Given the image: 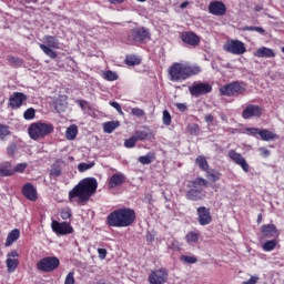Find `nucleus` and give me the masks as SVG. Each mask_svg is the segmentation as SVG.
Listing matches in <instances>:
<instances>
[{
  "label": "nucleus",
  "instance_id": "nucleus-31",
  "mask_svg": "<svg viewBox=\"0 0 284 284\" xmlns=\"http://www.w3.org/2000/svg\"><path fill=\"white\" fill-rule=\"evenodd\" d=\"M195 163L196 165H199L200 170H202V172H207L210 171V163H207V159H205V156L203 155H199L195 159Z\"/></svg>",
  "mask_w": 284,
  "mask_h": 284
},
{
  "label": "nucleus",
  "instance_id": "nucleus-25",
  "mask_svg": "<svg viewBox=\"0 0 284 284\" xmlns=\"http://www.w3.org/2000/svg\"><path fill=\"white\" fill-rule=\"evenodd\" d=\"M61 163L63 162L58 160L51 165V169L49 171L50 179H59V176L63 174V168H61Z\"/></svg>",
  "mask_w": 284,
  "mask_h": 284
},
{
  "label": "nucleus",
  "instance_id": "nucleus-26",
  "mask_svg": "<svg viewBox=\"0 0 284 284\" xmlns=\"http://www.w3.org/2000/svg\"><path fill=\"white\" fill-rule=\"evenodd\" d=\"M133 136L136 141H148V139H154V134L150 131V129L143 131H135Z\"/></svg>",
  "mask_w": 284,
  "mask_h": 284
},
{
  "label": "nucleus",
  "instance_id": "nucleus-50",
  "mask_svg": "<svg viewBox=\"0 0 284 284\" xmlns=\"http://www.w3.org/2000/svg\"><path fill=\"white\" fill-rule=\"evenodd\" d=\"M77 280H74V272H69L65 276L64 284H74Z\"/></svg>",
  "mask_w": 284,
  "mask_h": 284
},
{
  "label": "nucleus",
  "instance_id": "nucleus-46",
  "mask_svg": "<svg viewBox=\"0 0 284 284\" xmlns=\"http://www.w3.org/2000/svg\"><path fill=\"white\" fill-rule=\"evenodd\" d=\"M60 216L63 221H68V219H72V210H70V207L62 209L60 212Z\"/></svg>",
  "mask_w": 284,
  "mask_h": 284
},
{
  "label": "nucleus",
  "instance_id": "nucleus-57",
  "mask_svg": "<svg viewBox=\"0 0 284 284\" xmlns=\"http://www.w3.org/2000/svg\"><path fill=\"white\" fill-rule=\"evenodd\" d=\"M256 283H258V277L251 276L250 280L243 282L242 284H256Z\"/></svg>",
  "mask_w": 284,
  "mask_h": 284
},
{
  "label": "nucleus",
  "instance_id": "nucleus-39",
  "mask_svg": "<svg viewBox=\"0 0 284 284\" xmlns=\"http://www.w3.org/2000/svg\"><path fill=\"white\" fill-rule=\"evenodd\" d=\"M125 63L126 65H141V58L136 55H126Z\"/></svg>",
  "mask_w": 284,
  "mask_h": 284
},
{
  "label": "nucleus",
  "instance_id": "nucleus-58",
  "mask_svg": "<svg viewBox=\"0 0 284 284\" xmlns=\"http://www.w3.org/2000/svg\"><path fill=\"white\" fill-rule=\"evenodd\" d=\"M260 153H261V156H263L264 159H267V156H270V150L265 148H260Z\"/></svg>",
  "mask_w": 284,
  "mask_h": 284
},
{
  "label": "nucleus",
  "instance_id": "nucleus-55",
  "mask_svg": "<svg viewBox=\"0 0 284 284\" xmlns=\"http://www.w3.org/2000/svg\"><path fill=\"white\" fill-rule=\"evenodd\" d=\"M98 254H99V258H101V261H103L105 258V256H108V250L98 248Z\"/></svg>",
  "mask_w": 284,
  "mask_h": 284
},
{
  "label": "nucleus",
  "instance_id": "nucleus-41",
  "mask_svg": "<svg viewBox=\"0 0 284 284\" xmlns=\"http://www.w3.org/2000/svg\"><path fill=\"white\" fill-rule=\"evenodd\" d=\"M10 126L0 124V141H6V136H10Z\"/></svg>",
  "mask_w": 284,
  "mask_h": 284
},
{
  "label": "nucleus",
  "instance_id": "nucleus-33",
  "mask_svg": "<svg viewBox=\"0 0 284 284\" xmlns=\"http://www.w3.org/2000/svg\"><path fill=\"white\" fill-rule=\"evenodd\" d=\"M77 134H79V128L75 124H71L65 132L68 141H74V139H77Z\"/></svg>",
  "mask_w": 284,
  "mask_h": 284
},
{
  "label": "nucleus",
  "instance_id": "nucleus-63",
  "mask_svg": "<svg viewBox=\"0 0 284 284\" xmlns=\"http://www.w3.org/2000/svg\"><path fill=\"white\" fill-rule=\"evenodd\" d=\"M256 27H244L243 30L244 31H248V32H255Z\"/></svg>",
  "mask_w": 284,
  "mask_h": 284
},
{
  "label": "nucleus",
  "instance_id": "nucleus-19",
  "mask_svg": "<svg viewBox=\"0 0 284 284\" xmlns=\"http://www.w3.org/2000/svg\"><path fill=\"white\" fill-rule=\"evenodd\" d=\"M6 265L9 274L17 271V267H19V252L17 250L10 251L7 254Z\"/></svg>",
  "mask_w": 284,
  "mask_h": 284
},
{
  "label": "nucleus",
  "instance_id": "nucleus-7",
  "mask_svg": "<svg viewBox=\"0 0 284 284\" xmlns=\"http://www.w3.org/2000/svg\"><path fill=\"white\" fill-rule=\"evenodd\" d=\"M145 39H150V32L143 27L131 29L125 38V43L129 45H139L143 43Z\"/></svg>",
  "mask_w": 284,
  "mask_h": 284
},
{
  "label": "nucleus",
  "instance_id": "nucleus-27",
  "mask_svg": "<svg viewBox=\"0 0 284 284\" xmlns=\"http://www.w3.org/2000/svg\"><path fill=\"white\" fill-rule=\"evenodd\" d=\"M260 138L262 141H276V139H278V134H276L267 129H261Z\"/></svg>",
  "mask_w": 284,
  "mask_h": 284
},
{
  "label": "nucleus",
  "instance_id": "nucleus-38",
  "mask_svg": "<svg viewBox=\"0 0 284 284\" xmlns=\"http://www.w3.org/2000/svg\"><path fill=\"white\" fill-rule=\"evenodd\" d=\"M154 161V153H148L146 155H142L139 158V163L142 165H150Z\"/></svg>",
  "mask_w": 284,
  "mask_h": 284
},
{
  "label": "nucleus",
  "instance_id": "nucleus-2",
  "mask_svg": "<svg viewBox=\"0 0 284 284\" xmlns=\"http://www.w3.org/2000/svg\"><path fill=\"white\" fill-rule=\"evenodd\" d=\"M202 69L196 64H189L183 62H175L169 68L170 81L173 83H183L196 74H201Z\"/></svg>",
  "mask_w": 284,
  "mask_h": 284
},
{
  "label": "nucleus",
  "instance_id": "nucleus-23",
  "mask_svg": "<svg viewBox=\"0 0 284 284\" xmlns=\"http://www.w3.org/2000/svg\"><path fill=\"white\" fill-rule=\"evenodd\" d=\"M22 194L28 201H37L38 199L37 189L32 183H27L22 186Z\"/></svg>",
  "mask_w": 284,
  "mask_h": 284
},
{
  "label": "nucleus",
  "instance_id": "nucleus-34",
  "mask_svg": "<svg viewBox=\"0 0 284 284\" xmlns=\"http://www.w3.org/2000/svg\"><path fill=\"white\" fill-rule=\"evenodd\" d=\"M200 236H201V234L199 233V231H190L185 235V241H186V243H189V245H192V243H199Z\"/></svg>",
  "mask_w": 284,
  "mask_h": 284
},
{
  "label": "nucleus",
  "instance_id": "nucleus-47",
  "mask_svg": "<svg viewBox=\"0 0 284 284\" xmlns=\"http://www.w3.org/2000/svg\"><path fill=\"white\" fill-rule=\"evenodd\" d=\"M245 132L248 136H261V129L258 128H246Z\"/></svg>",
  "mask_w": 284,
  "mask_h": 284
},
{
  "label": "nucleus",
  "instance_id": "nucleus-59",
  "mask_svg": "<svg viewBox=\"0 0 284 284\" xmlns=\"http://www.w3.org/2000/svg\"><path fill=\"white\" fill-rule=\"evenodd\" d=\"M204 120H205L206 123H214V115L206 114Z\"/></svg>",
  "mask_w": 284,
  "mask_h": 284
},
{
  "label": "nucleus",
  "instance_id": "nucleus-8",
  "mask_svg": "<svg viewBox=\"0 0 284 284\" xmlns=\"http://www.w3.org/2000/svg\"><path fill=\"white\" fill-rule=\"evenodd\" d=\"M59 265H61V261L57 256H45L42 257L37 263V270L39 272H44L47 274H50L51 272H54L55 270H59Z\"/></svg>",
  "mask_w": 284,
  "mask_h": 284
},
{
  "label": "nucleus",
  "instance_id": "nucleus-64",
  "mask_svg": "<svg viewBox=\"0 0 284 284\" xmlns=\"http://www.w3.org/2000/svg\"><path fill=\"white\" fill-rule=\"evenodd\" d=\"M187 6H190V2H189V1H184V2H182V3L180 4V8H181L182 10H184V8H187Z\"/></svg>",
  "mask_w": 284,
  "mask_h": 284
},
{
  "label": "nucleus",
  "instance_id": "nucleus-12",
  "mask_svg": "<svg viewBox=\"0 0 284 284\" xmlns=\"http://www.w3.org/2000/svg\"><path fill=\"white\" fill-rule=\"evenodd\" d=\"M170 274L165 268H159L150 273L148 281L150 284H165Z\"/></svg>",
  "mask_w": 284,
  "mask_h": 284
},
{
  "label": "nucleus",
  "instance_id": "nucleus-22",
  "mask_svg": "<svg viewBox=\"0 0 284 284\" xmlns=\"http://www.w3.org/2000/svg\"><path fill=\"white\" fill-rule=\"evenodd\" d=\"M128 178H125V174L123 173H114L108 182L109 190H114L116 187H121L123 183H125Z\"/></svg>",
  "mask_w": 284,
  "mask_h": 284
},
{
  "label": "nucleus",
  "instance_id": "nucleus-48",
  "mask_svg": "<svg viewBox=\"0 0 284 284\" xmlns=\"http://www.w3.org/2000/svg\"><path fill=\"white\" fill-rule=\"evenodd\" d=\"M28 168V163L22 162V163H18L14 169L13 172L16 174V172H18L19 174H23L26 172V169Z\"/></svg>",
  "mask_w": 284,
  "mask_h": 284
},
{
  "label": "nucleus",
  "instance_id": "nucleus-10",
  "mask_svg": "<svg viewBox=\"0 0 284 284\" xmlns=\"http://www.w3.org/2000/svg\"><path fill=\"white\" fill-rule=\"evenodd\" d=\"M51 229L57 236H68V234H72L74 232V229L70 222H59L57 220L52 221Z\"/></svg>",
  "mask_w": 284,
  "mask_h": 284
},
{
  "label": "nucleus",
  "instance_id": "nucleus-40",
  "mask_svg": "<svg viewBox=\"0 0 284 284\" xmlns=\"http://www.w3.org/2000/svg\"><path fill=\"white\" fill-rule=\"evenodd\" d=\"M18 150H19V146H17V142H11L7 146L8 156H10L11 159H14V154H17Z\"/></svg>",
  "mask_w": 284,
  "mask_h": 284
},
{
  "label": "nucleus",
  "instance_id": "nucleus-28",
  "mask_svg": "<svg viewBox=\"0 0 284 284\" xmlns=\"http://www.w3.org/2000/svg\"><path fill=\"white\" fill-rule=\"evenodd\" d=\"M19 236H21V232L19 231V229L12 230L7 236V241L4 243L6 247H10L12 243L19 241Z\"/></svg>",
  "mask_w": 284,
  "mask_h": 284
},
{
  "label": "nucleus",
  "instance_id": "nucleus-37",
  "mask_svg": "<svg viewBox=\"0 0 284 284\" xmlns=\"http://www.w3.org/2000/svg\"><path fill=\"white\" fill-rule=\"evenodd\" d=\"M102 78L105 81H119V74L112 70L104 71Z\"/></svg>",
  "mask_w": 284,
  "mask_h": 284
},
{
  "label": "nucleus",
  "instance_id": "nucleus-60",
  "mask_svg": "<svg viewBox=\"0 0 284 284\" xmlns=\"http://www.w3.org/2000/svg\"><path fill=\"white\" fill-rule=\"evenodd\" d=\"M109 3H112V6H121V3H124L125 0H108Z\"/></svg>",
  "mask_w": 284,
  "mask_h": 284
},
{
  "label": "nucleus",
  "instance_id": "nucleus-6",
  "mask_svg": "<svg viewBox=\"0 0 284 284\" xmlns=\"http://www.w3.org/2000/svg\"><path fill=\"white\" fill-rule=\"evenodd\" d=\"M28 132L30 139L33 141H39V139H45V136L52 134L54 132V125L43 122H36L30 124Z\"/></svg>",
  "mask_w": 284,
  "mask_h": 284
},
{
  "label": "nucleus",
  "instance_id": "nucleus-13",
  "mask_svg": "<svg viewBox=\"0 0 284 284\" xmlns=\"http://www.w3.org/2000/svg\"><path fill=\"white\" fill-rule=\"evenodd\" d=\"M263 116V109L256 104H247L242 111V119H261Z\"/></svg>",
  "mask_w": 284,
  "mask_h": 284
},
{
  "label": "nucleus",
  "instance_id": "nucleus-5",
  "mask_svg": "<svg viewBox=\"0 0 284 284\" xmlns=\"http://www.w3.org/2000/svg\"><path fill=\"white\" fill-rule=\"evenodd\" d=\"M247 92V83L244 81H233L227 84H224L220 88V94L221 97H245V93Z\"/></svg>",
  "mask_w": 284,
  "mask_h": 284
},
{
  "label": "nucleus",
  "instance_id": "nucleus-53",
  "mask_svg": "<svg viewBox=\"0 0 284 284\" xmlns=\"http://www.w3.org/2000/svg\"><path fill=\"white\" fill-rule=\"evenodd\" d=\"M91 168H92V164H88V163H80L78 165L79 172H87V170H90Z\"/></svg>",
  "mask_w": 284,
  "mask_h": 284
},
{
  "label": "nucleus",
  "instance_id": "nucleus-15",
  "mask_svg": "<svg viewBox=\"0 0 284 284\" xmlns=\"http://www.w3.org/2000/svg\"><path fill=\"white\" fill-rule=\"evenodd\" d=\"M209 12L213 14V17H225L227 7L225 2L221 0H213L209 3Z\"/></svg>",
  "mask_w": 284,
  "mask_h": 284
},
{
  "label": "nucleus",
  "instance_id": "nucleus-24",
  "mask_svg": "<svg viewBox=\"0 0 284 284\" xmlns=\"http://www.w3.org/2000/svg\"><path fill=\"white\" fill-rule=\"evenodd\" d=\"M253 54L257 57V59H274V57H276V52L267 47L258 48Z\"/></svg>",
  "mask_w": 284,
  "mask_h": 284
},
{
  "label": "nucleus",
  "instance_id": "nucleus-20",
  "mask_svg": "<svg viewBox=\"0 0 284 284\" xmlns=\"http://www.w3.org/2000/svg\"><path fill=\"white\" fill-rule=\"evenodd\" d=\"M197 212V223L200 225H210L212 223V213L210 212V209L206 206H200L196 209Z\"/></svg>",
  "mask_w": 284,
  "mask_h": 284
},
{
  "label": "nucleus",
  "instance_id": "nucleus-17",
  "mask_svg": "<svg viewBox=\"0 0 284 284\" xmlns=\"http://www.w3.org/2000/svg\"><path fill=\"white\" fill-rule=\"evenodd\" d=\"M180 39L186 45H191V48H196V45L201 43V37H199L194 31H183L180 34Z\"/></svg>",
  "mask_w": 284,
  "mask_h": 284
},
{
  "label": "nucleus",
  "instance_id": "nucleus-14",
  "mask_svg": "<svg viewBox=\"0 0 284 284\" xmlns=\"http://www.w3.org/2000/svg\"><path fill=\"white\" fill-rule=\"evenodd\" d=\"M26 101H28V95L23 92H13L10 97H9V108H11V110H19L23 103H26Z\"/></svg>",
  "mask_w": 284,
  "mask_h": 284
},
{
  "label": "nucleus",
  "instance_id": "nucleus-56",
  "mask_svg": "<svg viewBox=\"0 0 284 284\" xmlns=\"http://www.w3.org/2000/svg\"><path fill=\"white\" fill-rule=\"evenodd\" d=\"M175 108H178V110H179L180 112H186V110H187V104L178 102V103H175Z\"/></svg>",
  "mask_w": 284,
  "mask_h": 284
},
{
  "label": "nucleus",
  "instance_id": "nucleus-21",
  "mask_svg": "<svg viewBox=\"0 0 284 284\" xmlns=\"http://www.w3.org/2000/svg\"><path fill=\"white\" fill-rule=\"evenodd\" d=\"M261 234L265 239H278V235L281 234L278 232V229H276V225L274 224H264L261 226Z\"/></svg>",
  "mask_w": 284,
  "mask_h": 284
},
{
  "label": "nucleus",
  "instance_id": "nucleus-1",
  "mask_svg": "<svg viewBox=\"0 0 284 284\" xmlns=\"http://www.w3.org/2000/svg\"><path fill=\"white\" fill-rule=\"evenodd\" d=\"M98 189L97 178H84L69 192V200L78 199V203L85 204L97 194Z\"/></svg>",
  "mask_w": 284,
  "mask_h": 284
},
{
  "label": "nucleus",
  "instance_id": "nucleus-54",
  "mask_svg": "<svg viewBox=\"0 0 284 284\" xmlns=\"http://www.w3.org/2000/svg\"><path fill=\"white\" fill-rule=\"evenodd\" d=\"M111 108H114L119 114H123V109H121V104L119 102H110Z\"/></svg>",
  "mask_w": 284,
  "mask_h": 284
},
{
  "label": "nucleus",
  "instance_id": "nucleus-30",
  "mask_svg": "<svg viewBox=\"0 0 284 284\" xmlns=\"http://www.w3.org/2000/svg\"><path fill=\"white\" fill-rule=\"evenodd\" d=\"M221 176H223V174L214 169H210L206 172V179L211 182V183H216L217 181H221Z\"/></svg>",
  "mask_w": 284,
  "mask_h": 284
},
{
  "label": "nucleus",
  "instance_id": "nucleus-44",
  "mask_svg": "<svg viewBox=\"0 0 284 284\" xmlns=\"http://www.w3.org/2000/svg\"><path fill=\"white\" fill-rule=\"evenodd\" d=\"M186 132H189V134H191L193 136H196V134H199V132H201V128L196 123L189 124L186 126Z\"/></svg>",
  "mask_w": 284,
  "mask_h": 284
},
{
  "label": "nucleus",
  "instance_id": "nucleus-52",
  "mask_svg": "<svg viewBox=\"0 0 284 284\" xmlns=\"http://www.w3.org/2000/svg\"><path fill=\"white\" fill-rule=\"evenodd\" d=\"M131 114H133V116H145V111H143V109L133 108Z\"/></svg>",
  "mask_w": 284,
  "mask_h": 284
},
{
  "label": "nucleus",
  "instance_id": "nucleus-43",
  "mask_svg": "<svg viewBox=\"0 0 284 284\" xmlns=\"http://www.w3.org/2000/svg\"><path fill=\"white\" fill-rule=\"evenodd\" d=\"M180 261H182V263H186L187 265H194V263H199V258H196V256L190 255H182Z\"/></svg>",
  "mask_w": 284,
  "mask_h": 284
},
{
  "label": "nucleus",
  "instance_id": "nucleus-32",
  "mask_svg": "<svg viewBox=\"0 0 284 284\" xmlns=\"http://www.w3.org/2000/svg\"><path fill=\"white\" fill-rule=\"evenodd\" d=\"M121 123L119 121H109L103 123V131L106 134H112L116 128H119Z\"/></svg>",
  "mask_w": 284,
  "mask_h": 284
},
{
  "label": "nucleus",
  "instance_id": "nucleus-61",
  "mask_svg": "<svg viewBox=\"0 0 284 284\" xmlns=\"http://www.w3.org/2000/svg\"><path fill=\"white\" fill-rule=\"evenodd\" d=\"M77 103H78V105H80V108L82 110H84L85 109V103H88V102L85 100H78Z\"/></svg>",
  "mask_w": 284,
  "mask_h": 284
},
{
  "label": "nucleus",
  "instance_id": "nucleus-9",
  "mask_svg": "<svg viewBox=\"0 0 284 284\" xmlns=\"http://www.w3.org/2000/svg\"><path fill=\"white\" fill-rule=\"evenodd\" d=\"M43 41L49 47L45 44H40V49L42 50V52H44L47 57H50V59H57V52H54V50H52L51 48L59 50V40L54 36H44Z\"/></svg>",
  "mask_w": 284,
  "mask_h": 284
},
{
  "label": "nucleus",
  "instance_id": "nucleus-42",
  "mask_svg": "<svg viewBox=\"0 0 284 284\" xmlns=\"http://www.w3.org/2000/svg\"><path fill=\"white\" fill-rule=\"evenodd\" d=\"M36 116H37V111L34 110V108H29L23 113V119L26 121H32V119H34Z\"/></svg>",
  "mask_w": 284,
  "mask_h": 284
},
{
  "label": "nucleus",
  "instance_id": "nucleus-35",
  "mask_svg": "<svg viewBox=\"0 0 284 284\" xmlns=\"http://www.w3.org/2000/svg\"><path fill=\"white\" fill-rule=\"evenodd\" d=\"M7 61L11 68H21V65H23V59L17 58L14 55H8Z\"/></svg>",
  "mask_w": 284,
  "mask_h": 284
},
{
  "label": "nucleus",
  "instance_id": "nucleus-62",
  "mask_svg": "<svg viewBox=\"0 0 284 284\" xmlns=\"http://www.w3.org/2000/svg\"><path fill=\"white\" fill-rule=\"evenodd\" d=\"M255 32H258L260 34H265V29H263V27H255Z\"/></svg>",
  "mask_w": 284,
  "mask_h": 284
},
{
  "label": "nucleus",
  "instance_id": "nucleus-3",
  "mask_svg": "<svg viewBox=\"0 0 284 284\" xmlns=\"http://www.w3.org/2000/svg\"><path fill=\"white\" fill-rule=\"evenodd\" d=\"M135 221L136 212L130 207L114 210L106 216L109 227H131Z\"/></svg>",
  "mask_w": 284,
  "mask_h": 284
},
{
  "label": "nucleus",
  "instance_id": "nucleus-4",
  "mask_svg": "<svg viewBox=\"0 0 284 284\" xmlns=\"http://www.w3.org/2000/svg\"><path fill=\"white\" fill-rule=\"evenodd\" d=\"M210 182L205 180V178L197 176L194 180L187 182V191L185 193L186 201H204L207 196V192H205L204 187H207Z\"/></svg>",
  "mask_w": 284,
  "mask_h": 284
},
{
  "label": "nucleus",
  "instance_id": "nucleus-51",
  "mask_svg": "<svg viewBox=\"0 0 284 284\" xmlns=\"http://www.w3.org/2000/svg\"><path fill=\"white\" fill-rule=\"evenodd\" d=\"M170 250H173V252H181V243L176 240H173L170 244Z\"/></svg>",
  "mask_w": 284,
  "mask_h": 284
},
{
  "label": "nucleus",
  "instance_id": "nucleus-18",
  "mask_svg": "<svg viewBox=\"0 0 284 284\" xmlns=\"http://www.w3.org/2000/svg\"><path fill=\"white\" fill-rule=\"evenodd\" d=\"M229 159H231V161H233V163H235L236 165H240L243 172H250V164L241 153L235 152L234 150H230Z\"/></svg>",
  "mask_w": 284,
  "mask_h": 284
},
{
  "label": "nucleus",
  "instance_id": "nucleus-36",
  "mask_svg": "<svg viewBox=\"0 0 284 284\" xmlns=\"http://www.w3.org/2000/svg\"><path fill=\"white\" fill-rule=\"evenodd\" d=\"M276 245H278V240H268L262 245V248L264 252H273L276 250Z\"/></svg>",
  "mask_w": 284,
  "mask_h": 284
},
{
  "label": "nucleus",
  "instance_id": "nucleus-45",
  "mask_svg": "<svg viewBox=\"0 0 284 284\" xmlns=\"http://www.w3.org/2000/svg\"><path fill=\"white\" fill-rule=\"evenodd\" d=\"M162 123L163 125H172V114H170V111H163Z\"/></svg>",
  "mask_w": 284,
  "mask_h": 284
},
{
  "label": "nucleus",
  "instance_id": "nucleus-16",
  "mask_svg": "<svg viewBox=\"0 0 284 284\" xmlns=\"http://www.w3.org/2000/svg\"><path fill=\"white\" fill-rule=\"evenodd\" d=\"M189 91L192 97L210 94V92H212V84L207 82L194 83L192 87L189 88Z\"/></svg>",
  "mask_w": 284,
  "mask_h": 284
},
{
  "label": "nucleus",
  "instance_id": "nucleus-29",
  "mask_svg": "<svg viewBox=\"0 0 284 284\" xmlns=\"http://www.w3.org/2000/svg\"><path fill=\"white\" fill-rule=\"evenodd\" d=\"M0 176H14V170H12V163L6 162L0 166Z\"/></svg>",
  "mask_w": 284,
  "mask_h": 284
},
{
  "label": "nucleus",
  "instance_id": "nucleus-11",
  "mask_svg": "<svg viewBox=\"0 0 284 284\" xmlns=\"http://www.w3.org/2000/svg\"><path fill=\"white\" fill-rule=\"evenodd\" d=\"M225 52H230V54H245L247 52V48L245 47V43H243L240 40H229L224 44Z\"/></svg>",
  "mask_w": 284,
  "mask_h": 284
},
{
  "label": "nucleus",
  "instance_id": "nucleus-49",
  "mask_svg": "<svg viewBox=\"0 0 284 284\" xmlns=\"http://www.w3.org/2000/svg\"><path fill=\"white\" fill-rule=\"evenodd\" d=\"M136 141H138L136 138L133 135L124 141V146L128 149L135 148Z\"/></svg>",
  "mask_w": 284,
  "mask_h": 284
}]
</instances>
